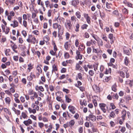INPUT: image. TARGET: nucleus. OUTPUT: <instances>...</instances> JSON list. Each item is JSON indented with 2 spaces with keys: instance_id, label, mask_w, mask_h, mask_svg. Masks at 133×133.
Segmentation results:
<instances>
[{
  "instance_id": "obj_1",
  "label": "nucleus",
  "mask_w": 133,
  "mask_h": 133,
  "mask_svg": "<svg viewBox=\"0 0 133 133\" xmlns=\"http://www.w3.org/2000/svg\"><path fill=\"white\" fill-rule=\"evenodd\" d=\"M65 26L66 28L68 30H71L72 28L71 22L70 20L66 21L65 23Z\"/></svg>"
},
{
  "instance_id": "obj_2",
  "label": "nucleus",
  "mask_w": 133,
  "mask_h": 133,
  "mask_svg": "<svg viewBox=\"0 0 133 133\" xmlns=\"http://www.w3.org/2000/svg\"><path fill=\"white\" fill-rule=\"evenodd\" d=\"M86 119L88 120L89 119L92 122H94L96 120V117L95 116L91 113L88 116L86 117Z\"/></svg>"
},
{
  "instance_id": "obj_3",
  "label": "nucleus",
  "mask_w": 133,
  "mask_h": 133,
  "mask_svg": "<svg viewBox=\"0 0 133 133\" xmlns=\"http://www.w3.org/2000/svg\"><path fill=\"white\" fill-rule=\"evenodd\" d=\"M39 102L38 101H35V103H33L31 105V107L33 109H35L36 110L38 111L39 109V107L37 105H38Z\"/></svg>"
},
{
  "instance_id": "obj_4",
  "label": "nucleus",
  "mask_w": 133,
  "mask_h": 133,
  "mask_svg": "<svg viewBox=\"0 0 133 133\" xmlns=\"http://www.w3.org/2000/svg\"><path fill=\"white\" fill-rule=\"evenodd\" d=\"M83 16L86 19L87 22L89 24L91 23L90 18L88 14L84 13L83 14Z\"/></svg>"
},
{
  "instance_id": "obj_5",
  "label": "nucleus",
  "mask_w": 133,
  "mask_h": 133,
  "mask_svg": "<svg viewBox=\"0 0 133 133\" xmlns=\"http://www.w3.org/2000/svg\"><path fill=\"white\" fill-rule=\"evenodd\" d=\"M68 109L70 112L74 114L75 113L76 108L74 106L70 105L68 107Z\"/></svg>"
},
{
  "instance_id": "obj_6",
  "label": "nucleus",
  "mask_w": 133,
  "mask_h": 133,
  "mask_svg": "<svg viewBox=\"0 0 133 133\" xmlns=\"http://www.w3.org/2000/svg\"><path fill=\"white\" fill-rule=\"evenodd\" d=\"M53 28L55 29H57L58 30V32L61 29V26L60 25L58 24L57 23H55L53 25Z\"/></svg>"
},
{
  "instance_id": "obj_7",
  "label": "nucleus",
  "mask_w": 133,
  "mask_h": 133,
  "mask_svg": "<svg viewBox=\"0 0 133 133\" xmlns=\"http://www.w3.org/2000/svg\"><path fill=\"white\" fill-rule=\"evenodd\" d=\"M92 87L93 90L96 93H98L100 92V89L99 87L97 85L94 84V85Z\"/></svg>"
},
{
  "instance_id": "obj_8",
  "label": "nucleus",
  "mask_w": 133,
  "mask_h": 133,
  "mask_svg": "<svg viewBox=\"0 0 133 133\" xmlns=\"http://www.w3.org/2000/svg\"><path fill=\"white\" fill-rule=\"evenodd\" d=\"M32 121L30 119H28L27 120L24 121L23 123L26 126L29 125L30 124L32 123Z\"/></svg>"
},
{
  "instance_id": "obj_9",
  "label": "nucleus",
  "mask_w": 133,
  "mask_h": 133,
  "mask_svg": "<svg viewBox=\"0 0 133 133\" xmlns=\"http://www.w3.org/2000/svg\"><path fill=\"white\" fill-rule=\"evenodd\" d=\"M96 42L94 40H93L92 39H91L90 41H87L86 45L88 46H90L91 45H92L94 44H95L96 43Z\"/></svg>"
},
{
  "instance_id": "obj_10",
  "label": "nucleus",
  "mask_w": 133,
  "mask_h": 133,
  "mask_svg": "<svg viewBox=\"0 0 133 133\" xmlns=\"http://www.w3.org/2000/svg\"><path fill=\"white\" fill-rule=\"evenodd\" d=\"M70 44L68 42H66L64 45V47L66 50H68L70 49Z\"/></svg>"
},
{
  "instance_id": "obj_11",
  "label": "nucleus",
  "mask_w": 133,
  "mask_h": 133,
  "mask_svg": "<svg viewBox=\"0 0 133 133\" xmlns=\"http://www.w3.org/2000/svg\"><path fill=\"white\" fill-rule=\"evenodd\" d=\"M76 58L77 59H81L82 58V55L80 54V52L78 50L76 51Z\"/></svg>"
},
{
  "instance_id": "obj_12",
  "label": "nucleus",
  "mask_w": 133,
  "mask_h": 133,
  "mask_svg": "<svg viewBox=\"0 0 133 133\" xmlns=\"http://www.w3.org/2000/svg\"><path fill=\"white\" fill-rule=\"evenodd\" d=\"M33 95L31 96L30 97V98L32 101H34V100L35 98H36L38 96V95L36 92H35L33 93Z\"/></svg>"
},
{
  "instance_id": "obj_13",
  "label": "nucleus",
  "mask_w": 133,
  "mask_h": 133,
  "mask_svg": "<svg viewBox=\"0 0 133 133\" xmlns=\"http://www.w3.org/2000/svg\"><path fill=\"white\" fill-rule=\"evenodd\" d=\"M35 78L36 76L32 74V72H31L30 75L27 77V79L29 81H31L33 79V78Z\"/></svg>"
},
{
  "instance_id": "obj_14",
  "label": "nucleus",
  "mask_w": 133,
  "mask_h": 133,
  "mask_svg": "<svg viewBox=\"0 0 133 133\" xmlns=\"http://www.w3.org/2000/svg\"><path fill=\"white\" fill-rule=\"evenodd\" d=\"M13 24H10L11 26L14 28L17 27L18 26V22L16 20H14L13 22Z\"/></svg>"
},
{
  "instance_id": "obj_15",
  "label": "nucleus",
  "mask_w": 133,
  "mask_h": 133,
  "mask_svg": "<svg viewBox=\"0 0 133 133\" xmlns=\"http://www.w3.org/2000/svg\"><path fill=\"white\" fill-rule=\"evenodd\" d=\"M5 101L6 104H9L11 101V99L9 97H7L5 98Z\"/></svg>"
},
{
  "instance_id": "obj_16",
  "label": "nucleus",
  "mask_w": 133,
  "mask_h": 133,
  "mask_svg": "<svg viewBox=\"0 0 133 133\" xmlns=\"http://www.w3.org/2000/svg\"><path fill=\"white\" fill-rule=\"evenodd\" d=\"M2 30L3 31V32H4L6 34H8L9 31V29L8 28H6V30L5 31V26L3 25H2Z\"/></svg>"
},
{
  "instance_id": "obj_17",
  "label": "nucleus",
  "mask_w": 133,
  "mask_h": 133,
  "mask_svg": "<svg viewBox=\"0 0 133 133\" xmlns=\"http://www.w3.org/2000/svg\"><path fill=\"white\" fill-rule=\"evenodd\" d=\"M75 123V122L74 119L71 120L69 122H68L69 126L70 127L73 126L74 125Z\"/></svg>"
},
{
  "instance_id": "obj_18",
  "label": "nucleus",
  "mask_w": 133,
  "mask_h": 133,
  "mask_svg": "<svg viewBox=\"0 0 133 133\" xmlns=\"http://www.w3.org/2000/svg\"><path fill=\"white\" fill-rule=\"evenodd\" d=\"M27 117L28 116L24 112H23L22 113L21 116H20V119H22V118L24 119H25L27 118Z\"/></svg>"
},
{
  "instance_id": "obj_19",
  "label": "nucleus",
  "mask_w": 133,
  "mask_h": 133,
  "mask_svg": "<svg viewBox=\"0 0 133 133\" xmlns=\"http://www.w3.org/2000/svg\"><path fill=\"white\" fill-rule=\"evenodd\" d=\"M129 62V58L127 57H126L124 59V64L125 65L127 66L128 65Z\"/></svg>"
},
{
  "instance_id": "obj_20",
  "label": "nucleus",
  "mask_w": 133,
  "mask_h": 133,
  "mask_svg": "<svg viewBox=\"0 0 133 133\" xmlns=\"http://www.w3.org/2000/svg\"><path fill=\"white\" fill-rule=\"evenodd\" d=\"M122 116L121 117L122 119L124 120L125 119V117L126 116V111L125 110H124L122 112Z\"/></svg>"
},
{
  "instance_id": "obj_21",
  "label": "nucleus",
  "mask_w": 133,
  "mask_h": 133,
  "mask_svg": "<svg viewBox=\"0 0 133 133\" xmlns=\"http://www.w3.org/2000/svg\"><path fill=\"white\" fill-rule=\"evenodd\" d=\"M116 116L115 112L114 111H112L110 114L109 118L111 119V118H114Z\"/></svg>"
},
{
  "instance_id": "obj_22",
  "label": "nucleus",
  "mask_w": 133,
  "mask_h": 133,
  "mask_svg": "<svg viewBox=\"0 0 133 133\" xmlns=\"http://www.w3.org/2000/svg\"><path fill=\"white\" fill-rule=\"evenodd\" d=\"M28 110L30 113H32L33 114H35L36 112V110L34 109H32L30 108H28Z\"/></svg>"
},
{
  "instance_id": "obj_23",
  "label": "nucleus",
  "mask_w": 133,
  "mask_h": 133,
  "mask_svg": "<svg viewBox=\"0 0 133 133\" xmlns=\"http://www.w3.org/2000/svg\"><path fill=\"white\" fill-rule=\"evenodd\" d=\"M80 104L83 105H84L85 106H86L87 105V102L86 101L83 100V101H82V100H80Z\"/></svg>"
},
{
  "instance_id": "obj_24",
  "label": "nucleus",
  "mask_w": 133,
  "mask_h": 133,
  "mask_svg": "<svg viewBox=\"0 0 133 133\" xmlns=\"http://www.w3.org/2000/svg\"><path fill=\"white\" fill-rule=\"evenodd\" d=\"M5 95V93L3 91H1L0 92V99L2 100L3 98L4 97V96Z\"/></svg>"
},
{
  "instance_id": "obj_25",
  "label": "nucleus",
  "mask_w": 133,
  "mask_h": 133,
  "mask_svg": "<svg viewBox=\"0 0 133 133\" xmlns=\"http://www.w3.org/2000/svg\"><path fill=\"white\" fill-rule=\"evenodd\" d=\"M97 43L99 46H103V42L101 39L97 40Z\"/></svg>"
},
{
  "instance_id": "obj_26",
  "label": "nucleus",
  "mask_w": 133,
  "mask_h": 133,
  "mask_svg": "<svg viewBox=\"0 0 133 133\" xmlns=\"http://www.w3.org/2000/svg\"><path fill=\"white\" fill-rule=\"evenodd\" d=\"M111 88L112 90L115 92H116L117 90L116 84H114L112 86Z\"/></svg>"
},
{
  "instance_id": "obj_27",
  "label": "nucleus",
  "mask_w": 133,
  "mask_h": 133,
  "mask_svg": "<svg viewBox=\"0 0 133 133\" xmlns=\"http://www.w3.org/2000/svg\"><path fill=\"white\" fill-rule=\"evenodd\" d=\"M28 69L29 70V72H30L33 68V65H32L31 63H30L28 65Z\"/></svg>"
},
{
  "instance_id": "obj_28",
  "label": "nucleus",
  "mask_w": 133,
  "mask_h": 133,
  "mask_svg": "<svg viewBox=\"0 0 133 133\" xmlns=\"http://www.w3.org/2000/svg\"><path fill=\"white\" fill-rule=\"evenodd\" d=\"M124 53L126 55H129L130 54V52L129 50L128 49H124Z\"/></svg>"
},
{
  "instance_id": "obj_29",
  "label": "nucleus",
  "mask_w": 133,
  "mask_h": 133,
  "mask_svg": "<svg viewBox=\"0 0 133 133\" xmlns=\"http://www.w3.org/2000/svg\"><path fill=\"white\" fill-rule=\"evenodd\" d=\"M66 101L68 103L70 102L71 101V100L70 98L67 95H66L65 96Z\"/></svg>"
},
{
  "instance_id": "obj_30",
  "label": "nucleus",
  "mask_w": 133,
  "mask_h": 133,
  "mask_svg": "<svg viewBox=\"0 0 133 133\" xmlns=\"http://www.w3.org/2000/svg\"><path fill=\"white\" fill-rule=\"evenodd\" d=\"M32 36L31 35H29L28 38L26 39L27 41L29 43L31 42V38Z\"/></svg>"
},
{
  "instance_id": "obj_31",
  "label": "nucleus",
  "mask_w": 133,
  "mask_h": 133,
  "mask_svg": "<svg viewBox=\"0 0 133 133\" xmlns=\"http://www.w3.org/2000/svg\"><path fill=\"white\" fill-rule=\"evenodd\" d=\"M10 50L9 49H7L5 51V55L6 56H8L9 55V53L10 52Z\"/></svg>"
},
{
  "instance_id": "obj_32",
  "label": "nucleus",
  "mask_w": 133,
  "mask_h": 133,
  "mask_svg": "<svg viewBox=\"0 0 133 133\" xmlns=\"http://www.w3.org/2000/svg\"><path fill=\"white\" fill-rule=\"evenodd\" d=\"M98 63H95L93 65L94 69L95 71H96L97 69Z\"/></svg>"
},
{
  "instance_id": "obj_33",
  "label": "nucleus",
  "mask_w": 133,
  "mask_h": 133,
  "mask_svg": "<svg viewBox=\"0 0 133 133\" xmlns=\"http://www.w3.org/2000/svg\"><path fill=\"white\" fill-rule=\"evenodd\" d=\"M23 25L25 28H26L27 26V23L26 21L25 20H24L23 21Z\"/></svg>"
},
{
  "instance_id": "obj_34",
  "label": "nucleus",
  "mask_w": 133,
  "mask_h": 133,
  "mask_svg": "<svg viewBox=\"0 0 133 133\" xmlns=\"http://www.w3.org/2000/svg\"><path fill=\"white\" fill-rule=\"evenodd\" d=\"M35 92L32 89L28 91L29 94L30 95H32Z\"/></svg>"
},
{
  "instance_id": "obj_35",
  "label": "nucleus",
  "mask_w": 133,
  "mask_h": 133,
  "mask_svg": "<svg viewBox=\"0 0 133 133\" xmlns=\"http://www.w3.org/2000/svg\"><path fill=\"white\" fill-rule=\"evenodd\" d=\"M36 70L38 71V72L40 73L42 72V70L40 66H37L36 68Z\"/></svg>"
},
{
  "instance_id": "obj_36",
  "label": "nucleus",
  "mask_w": 133,
  "mask_h": 133,
  "mask_svg": "<svg viewBox=\"0 0 133 133\" xmlns=\"http://www.w3.org/2000/svg\"><path fill=\"white\" fill-rule=\"evenodd\" d=\"M45 5L46 7L47 8L50 6V2L48 1H47L45 2Z\"/></svg>"
},
{
  "instance_id": "obj_37",
  "label": "nucleus",
  "mask_w": 133,
  "mask_h": 133,
  "mask_svg": "<svg viewBox=\"0 0 133 133\" xmlns=\"http://www.w3.org/2000/svg\"><path fill=\"white\" fill-rule=\"evenodd\" d=\"M88 26V25H87L84 24L82 25L81 28L82 29H86Z\"/></svg>"
},
{
  "instance_id": "obj_38",
  "label": "nucleus",
  "mask_w": 133,
  "mask_h": 133,
  "mask_svg": "<svg viewBox=\"0 0 133 133\" xmlns=\"http://www.w3.org/2000/svg\"><path fill=\"white\" fill-rule=\"evenodd\" d=\"M102 38L104 41H107L108 39L107 37L105 35H102Z\"/></svg>"
},
{
  "instance_id": "obj_39",
  "label": "nucleus",
  "mask_w": 133,
  "mask_h": 133,
  "mask_svg": "<svg viewBox=\"0 0 133 133\" xmlns=\"http://www.w3.org/2000/svg\"><path fill=\"white\" fill-rule=\"evenodd\" d=\"M5 92L6 94H7L9 96H11L12 95V94H11V93L10 92V91L9 90H5Z\"/></svg>"
},
{
  "instance_id": "obj_40",
  "label": "nucleus",
  "mask_w": 133,
  "mask_h": 133,
  "mask_svg": "<svg viewBox=\"0 0 133 133\" xmlns=\"http://www.w3.org/2000/svg\"><path fill=\"white\" fill-rule=\"evenodd\" d=\"M76 15L78 18H81L80 13L79 11H77L76 13Z\"/></svg>"
},
{
  "instance_id": "obj_41",
  "label": "nucleus",
  "mask_w": 133,
  "mask_h": 133,
  "mask_svg": "<svg viewBox=\"0 0 133 133\" xmlns=\"http://www.w3.org/2000/svg\"><path fill=\"white\" fill-rule=\"evenodd\" d=\"M122 11L123 13L125 14H127L128 13L127 9L125 8L123 9Z\"/></svg>"
},
{
  "instance_id": "obj_42",
  "label": "nucleus",
  "mask_w": 133,
  "mask_h": 133,
  "mask_svg": "<svg viewBox=\"0 0 133 133\" xmlns=\"http://www.w3.org/2000/svg\"><path fill=\"white\" fill-rule=\"evenodd\" d=\"M53 70L54 71H57V65L55 64H54L52 65Z\"/></svg>"
},
{
  "instance_id": "obj_43",
  "label": "nucleus",
  "mask_w": 133,
  "mask_h": 133,
  "mask_svg": "<svg viewBox=\"0 0 133 133\" xmlns=\"http://www.w3.org/2000/svg\"><path fill=\"white\" fill-rule=\"evenodd\" d=\"M83 121L82 119H79L78 120V124L81 125L83 124Z\"/></svg>"
},
{
  "instance_id": "obj_44",
  "label": "nucleus",
  "mask_w": 133,
  "mask_h": 133,
  "mask_svg": "<svg viewBox=\"0 0 133 133\" xmlns=\"http://www.w3.org/2000/svg\"><path fill=\"white\" fill-rule=\"evenodd\" d=\"M99 106L100 108H105L106 106V105L104 103H100L99 104Z\"/></svg>"
},
{
  "instance_id": "obj_45",
  "label": "nucleus",
  "mask_w": 133,
  "mask_h": 133,
  "mask_svg": "<svg viewBox=\"0 0 133 133\" xmlns=\"http://www.w3.org/2000/svg\"><path fill=\"white\" fill-rule=\"evenodd\" d=\"M22 34L25 37L27 35L26 32L25 30H23L22 32Z\"/></svg>"
},
{
  "instance_id": "obj_46",
  "label": "nucleus",
  "mask_w": 133,
  "mask_h": 133,
  "mask_svg": "<svg viewBox=\"0 0 133 133\" xmlns=\"http://www.w3.org/2000/svg\"><path fill=\"white\" fill-rule=\"evenodd\" d=\"M81 66L79 64H76V65L75 69L76 70H78L80 69Z\"/></svg>"
},
{
  "instance_id": "obj_47",
  "label": "nucleus",
  "mask_w": 133,
  "mask_h": 133,
  "mask_svg": "<svg viewBox=\"0 0 133 133\" xmlns=\"http://www.w3.org/2000/svg\"><path fill=\"white\" fill-rule=\"evenodd\" d=\"M52 12V10H49L47 12V15L48 17H50L51 15V13Z\"/></svg>"
},
{
  "instance_id": "obj_48",
  "label": "nucleus",
  "mask_w": 133,
  "mask_h": 133,
  "mask_svg": "<svg viewBox=\"0 0 133 133\" xmlns=\"http://www.w3.org/2000/svg\"><path fill=\"white\" fill-rule=\"evenodd\" d=\"M63 116L64 117L65 120L67 119V113L66 112H64L63 113Z\"/></svg>"
},
{
  "instance_id": "obj_49",
  "label": "nucleus",
  "mask_w": 133,
  "mask_h": 133,
  "mask_svg": "<svg viewBox=\"0 0 133 133\" xmlns=\"http://www.w3.org/2000/svg\"><path fill=\"white\" fill-rule=\"evenodd\" d=\"M79 117V115L78 113H76L74 116L75 118L76 119H77Z\"/></svg>"
},
{
  "instance_id": "obj_50",
  "label": "nucleus",
  "mask_w": 133,
  "mask_h": 133,
  "mask_svg": "<svg viewBox=\"0 0 133 133\" xmlns=\"http://www.w3.org/2000/svg\"><path fill=\"white\" fill-rule=\"evenodd\" d=\"M89 75L91 76H93L94 74V72L93 70H90L89 71Z\"/></svg>"
},
{
  "instance_id": "obj_51",
  "label": "nucleus",
  "mask_w": 133,
  "mask_h": 133,
  "mask_svg": "<svg viewBox=\"0 0 133 133\" xmlns=\"http://www.w3.org/2000/svg\"><path fill=\"white\" fill-rule=\"evenodd\" d=\"M31 42L35 44L36 42V38L34 37H32L31 38Z\"/></svg>"
},
{
  "instance_id": "obj_52",
  "label": "nucleus",
  "mask_w": 133,
  "mask_h": 133,
  "mask_svg": "<svg viewBox=\"0 0 133 133\" xmlns=\"http://www.w3.org/2000/svg\"><path fill=\"white\" fill-rule=\"evenodd\" d=\"M110 77H105L104 80V81L105 82H108L109 80L110 79Z\"/></svg>"
},
{
  "instance_id": "obj_53",
  "label": "nucleus",
  "mask_w": 133,
  "mask_h": 133,
  "mask_svg": "<svg viewBox=\"0 0 133 133\" xmlns=\"http://www.w3.org/2000/svg\"><path fill=\"white\" fill-rule=\"evenodd\" d=\"M78 131L79 133H82L83 131V127H79L78 129Z\"/></svg>"
},
{
  "instance_id": "obj_54",
  "label": "nucleus",
  "mask_w": 133,
  "mask_h": 133,
  "mask_svg": "<svg viewBox=\"0 0 133 133\" xmlns=\"http://www.w3.org/2000/svg\"><path fill=\"white\" fill-rule=\"evenodd\" d=\"M75 45L76 47H78L79 45V42L78 40L76 39L75 41Z\"/></svg>"
},
{
  "instance_id": "obj_55",
  "label": "nucleus",
  "mask_w": 133,
  "mask_h": 133,
  "mask_svg": "<svg viewBox=\"0 0 133 133\" xmlns=\"http://www.w3.org/2000/svg\"><path fill=\"white\" fill-rule=\"evenodd\" d=\"M108 37L111 40L113 39V35L112 34H110L108 36Z\"/></svg>"
},
{
  "instance_id": "obj_56",
  "label": "nucleus",
  "mask_w": 133,
  "mask_h": 133,
  "mask_svg": "<svg viewBox=\"0 0 133 133\" xmlns=\"http://www.w3.org/2000/svg\"><path fill=\"white\" fill-rule=\"evenodd\" d=\"M79 24H76V29L75 30V31L76 32H78L79 31Z\"/></svg>"
},
{
  "instance_id": "obj_57",
  "label": "nucleus",
  "mask_w": 133,
  "mask_h": 133,
  "mask_svg": "<svg viewBox=\"0 0 133 133\" xmlns=\"http://www.w3.org/2000/svg\"><path fill=\"white\" fill-rule=\"evenodd\" d=\"M110 106L111 107V109H114L116 108V107L113 103H111L110 104Z\"/></svg>"
},
{
  "instance_id": "obj_58",
  "label": "nucleus",
  "mask_w": 133,
  "mask_h": 133,
  "mask_svg": "<svg viewBox=\"0 0 133 133\" xmlns=\"http://www.w3.org/2000/svg\"><path fill=\"white\" fill-rule=\"evenodd\" d=\"M48 27V23H47L45 22L43 24V28L44 29H46Z\"/></svg>"
},
{
  "instance_id": "obj_59",
  "label": "nucleus",
  "mask_w": 133,
  "mask_h": 133,
  "mask_svg": "<svg viewBox=\"0 0 133 133\" xmlns=\"http://www.w3.org/2000/svg\"><path fill=\"white\" fill-rule=\"evenodd\" d=\"M64 57L65 58H68L69 57V54L68 52L65 53L64 54Z\"/></svg>"
},
{
  "instance_id": "obj_60",
  "label": "nucleus",
  "mask_w": 133,
  "mask_h": 133,
  "mask_svg": "<svg viewBox=\"0 0 133 133\" xmlns=\"http://www.w3.org/2000/svg\"><path fill=\"white\" fill-rule=\"evenodd\" d=\"M126 128L125 127H122L121 129V131L122 132L124 133V132L125 131Z\"/></svg>"
},
{
  "instance_id": "obj_61",
  "label": "nucleus",
  "mask_w": 133,
  "mask_h": 133,
  "mask_svg": "<svg viewBox=\"0 0 133 133\" xmlns=\"http://www.w3.org/2000/svg\"><path fill=\"white\" fill-rule=\"evenodd\" d=\"M91 51V49L90 47H88L87 49V52L88 54H90Z\"/></svg>"
},
{
  "instance_id": "obj_62",
  "label": "nucleus",
  "mask_w": 133,
  "mask_h": 133,
  "mask_svg": "<svg viewBox=\"0 0 133 133\" xmlns=\"http://www.w3.org/2000/svg\"><path fill=\"white\" fill-rule=\"evenodd\" d=\"M70 34L68 32H66L65 34L66 38L67 40H68L69 38Z\"/></svg>"
},
{
  "instance_id": "obj_63",
  "label": "nucleus",
  "mask_w": 133,
  "mask_h": 133,
  "mask_svg": "<svg viewBox=\"0 0 133 133\" xmlns=\"http://www.w3.org/2000/svg\"><path fill=\"white\" fill-rule=\"evenodd\" d=\"M38 125L39 127L41 128H42L44 126V124L42 123L41 122L38 123Z\"/></svg>"
},
{
  "instance_id": "obj_64",
  "label": "nucleus",
  "mask_w": 133,
  "mask_h": 133,
  "mask_svg": "<svg viewBox=\"0 0 133 133\" xmlns=\"http://www.w3.org/2000/svg\"><path fill=\"white\" fill-rule=\"evenodd\" d=\"M7 87V85L5 84H2L1 85V87L3 89H6Z\"/></svg>"
}]
</instances>
